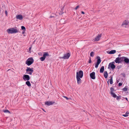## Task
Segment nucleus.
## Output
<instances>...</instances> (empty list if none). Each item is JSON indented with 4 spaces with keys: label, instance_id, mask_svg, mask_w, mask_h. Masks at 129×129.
I'll return each mask as SVG.
<instances>
[{
    "label": "nucleus",
    "instance_id": "8fccbe9b",
    "mask_svg": "<svg viewBox=\"0 0 129 129\" xmlns=\"http://www.w3.org/2000/svg\"><path fill=\"white\" fill-rule=\"evenodd\" d=\"M43 110L44 111H45V112H46L45 111V110Z\"/></svg>",
    "mask_w": 129,
    "mask_h": 129
},
{
    "label": "nucleus",
    "instance_id": "bb28decb",
    "mask_svg": "<svg viewBox=\"0 0 129 129\" xmlns=\"http://www.w3.org/2000/svg\"><path fill=\"white\" fill-rule=\"evenodd\" d=\"M94 52L93 51H92V52H91L90 53V56H91L92 57H93L94 56Z\"/></svg>",
    "mask_w": 129,
    "mask_h": 129
},
{
    "label": "nucleus",
    "instance_id": "58836bf2",
    "mask_svg": "<svg viewBox=\"0 0 129 129\" xmlns=\"http://www.w3.org/2000/svg\"><path fill=\"white\" fill-rule=\"evenodd\" d=\"M63 97L65 98H66L67 100L69 99V98L68 97H67L66 96H63Z\"/></svg>",
    "mask_w": 129,
    "mask_h": 129
},
{
    "label": "nucleus",
    "instance_id": "9b49d317",
    "mask_svg": "<svg viewBox=\"0 0 129 129\" xmlns=\"http://www.w3.org/2000/svg\"><path fill=\"white\" fill-rule=\"evenodd\" d=\"M26 69V72H33L34 71V70H33V68H30L28 67H27Z\"/></svg>",
    "mask_w": 129,
    "mask_h": 129
},
{
    "label": "nucleus",
    "instance_id": "f8f14e48",
    "mask_svg": "<svg viewBox=\"0 0 129 129\" xmlns=\"http://www.w3.org/2000/svg\"><path fill=\"white\" fill-rule=\"evenodd\" d=\"M16 18L17 19H18L20 20H21L23 18V17L22 15L19 14L16 15Z\"/></svg>",
    "mask_w": 129,
    "mask_h": 129
},
{
    "label": "nucleus",
    "instance_id": "cd10ccee",
    "mask_svg": "<svg viewBox=\"0 0 129 129\" xmlns=\"http://www.w3.org/2000/svg\"><path fill=\"white\" fill-rule=\"evenodd\" d=\"M110 93L111 94L112 93H113V91L114 90V89L113 88H112V87H111L110 88Z\"/></svg>",
    "mask_w": 129,
    "mask_h": 129
},
{
    "label": "nucleus",
    "instance_id": "4c0bfd02",
    "mask_svg": "<svg viewBox=\"0 0 129 129\" xmlns=\"http://www.w3.org/2000/svg\"><path fill=\"white\" fill-rule=\"evenodd\" d=\"M91 58H90L89 59V63H91Z\"/></svg>",
    "mask_w": 129,
    "mask_h": 129
},
{
    "label": "nucleus",
    "instance_id": "c03bdc74",
    "mask_svg": "<svg viewBox=\"0 0 129 129\" xmlns=\"http://www.w3.org/2000/svg\"><path fill=\"white\" fill-rule=\"evenodd\" d=\"M108 80L107 82V83L108 84V85L109 84V80Z\"/></svg>",
    "mask_w": 129,
    "mask_h": 129
},
{
    "label": "nucleus",
    "instance_id": "aec40b11",
    "mask_svg": "<svg viewBox=\"0 0 129 129\" xmlns=\"http://www.w3.org/2000/svg\"><path fill=\"white\" fill-rule=\"evenodd\" d=\"M116 52V51L115 50H112L110 51L108 53L110 54H113L115 53Z\"/></svg>",
    "mask_w": 129,
    "mask_h": 129
},
{
    "label": "nucleus",
    "instance_id": "f3484780",
    "mask_svg": "<svg viewBox=\"0 0 129 129\" xmlns=\"http://www.w3.org/2000/svg\"><path fill=\"white\" fill-rule=\"evenodd\" d=\"M97 60L96 62V63L99 64L100 63L101 61V60L100 59V58L99 56H98L97 57Z\"/></svg>",
    "mask_w": 129,
    "mask_h": 129
},
{
    "label": "nucleus",
    "instance_id": "b1692460",
    "mask_svg": "<svg viewBox=\"0 0 129 129\" xmlns=\"http://www.w3.org/2000/svg\"><path fill=\"white\" fill-rule=\"evenodd\" d=\"M128 114L129 112L127 111L125 113V114L122 115V116L124 117H126L128 116Z\"/></svg>",
    "mask_w": 129,
    "mask_h": 129
},
{
    "label": "nucleus",
    "instance_id": "79ce46f5",
    "mask_svg": "<svg viewBox=\"0 0 129 129\" xmlns=\"http://www.w3.org/2000/svg\"><path fill=\"white\" fill-rule=\"evenodd\" d=\"M124 99H125L127 101H128V100L127 98H126V97Z\"/></svg>",
    "mask_w": 129,
    "mask_h": 129
},
{
    "label": "nucleus",
    "instance_id": "4468645a",
    "mask_svg": "<svg viewBox=\"0 0 129 129\" xmlns=\"http://www.w3.org/2000/svg\"><path fill=\"white\" fill-rule=\"evenodd\" d=\"M124 61L126 63H129V59L126 57H124Z\"/></svg>",
    "mask_w": 129,
    "mask_h": 129
},
{
    "label": "nucleus",
    "instance_id": "1a4fd4ad",
    "mask_svg": "<svg viewBox=\"0 0 129 129\" xmlns=\"http://www.w3.org/2000/svg\"><path fill=\"white\" fill-rule=\"evenodd\" d=\"M55 103V102L54 101H47L45 102V104L48 105L50 106Z\"/></svg>",
    "mask_w": 129,
    "mask_h": 129
},
{
    "label": "nucleus",
    "instance_id": "393cba45",
    "mask_svg": "<svg viewBox=\"0 0 129 129\" xmlns=\"http://www.w3.org/2000/svg\"><path fill=\"white\" fill-rule=\"evenodd\" d=\"M113 77H112V76L111 77V78L110 79V83L111 84H113Z\"/></svg>",
    "mask_w": 129,
    "mask_h": 129
},
{
    "label": "nucleus",
    "instance_id": "a19ab883",
    "mask_svg": "<svg viewBox=\"0 0 129 129\" xmlns=\"http://www.w3.org/2000/svg\"><path fill=\"white\" fill-rule=\"evenodd\" d=\"M25 31V30H23V31L22 33V34H23L24 33Z\"/></svg>",
    "mask_w": 129,
    "mask_h": 129
},
{
    "label": "nucleus",
    "instance_id": "c756f323",
    "mask_svg": "<svg viewBox=\"0 0 129 129\" xmlns=\"http://www.w3.org/2000/svg\"><path fill=\"white\" fill-rule=\"evenodd\" d=\"M21 29L23 30H25V27L23 26H21Z\"/></svg>",
    "mask_w": 129,
    "mask_h": 129
},
{
    "label": "nucleus",
    "instance_id": "5701e85b",
    "mask_svg": "<svg viewBox=\"0 0 129 129\" xmlns=\"http://www.w3.org/2000/svg\"><path fill=\"white\" fill-rule=\"evenodd\" d=\"M111 96L114 98H116L117 97V95L113 92L111 94Z\"/></svg>",
    "mask_w": 129,
    "mask_h": 129
},
{
    "label": "nucleus",
    "instance_id": "c85d7f7f",
    "mask_svg": "<svg viewBox=\"0 0 129 129\" xmlns=\"http://www.w3.org/2000/svg\"><path fill=\"white\" fill-rule=\"evenodd\" d=\"M127 90V88L126 87H125L123 89V90L124 91H126Z\"/></svg>",
    "mask_w": 129,
    "mask_h": 129
},
{
    "label": "nucleus",
    "instance_id": "dca6fc26",
    "mask_svg": "<svg viewBox=\"0 0 129 129\" xmlns=\"http://www.w3.org/2000/svg\"><path fill=\"white\" fill-rule=\"evenodd\" d=\"M120 59L119 57L116 58L115 60V61L116 63H120Z\"/></svg>",
    "mask_w": 129,
    "mask_h": 129
},
{
    "label": "nucleus",
    "instance_id": "de8ad7c7",
    "mask_svg": "<svg viewBox=\"0 0 129 129\" xmlns=\"http://www.w3.org/2000/svg\"><path fill=\"white\" fill-rule=\"evenodd\" d=\"M52 16H50V18H52Z\"/></svg>",
    "mask_w": 129,
    "mask_h": 129
},
{
    "label": "nucleus",
    "instance_id": "ea45409f",
    "mask_svg": "<svg viewBox=\"0 0 129 129\" xmlns=\"http://www.w3.org/2000/svg\"><path fill=\"white\" fill-rule=\"evenodd\" d=\"M5 13L6 15L7 16V11H5Z\"/></svg>",
    "mask_w": 129,
    "mask_h": 129
},
{
    "label": "nucleus",
    "instance_id": "6e6552de",
    "mask_svg": "<svg viewBox=\"0 0 129 129\" xmlns=\"http://www.w3.org/2000/svg\"><path fill=\"white\" fill-rule=\"evenodd\" d=\"M95 73L94 72H93L92 73L90 74V76L91 79H95Z\"/></svg>",
    "mask_w": 129,
    "mask_h": 129
},
{
    "label": "nucleus",
    "instance_id": "39448f33",
    "mask_svg": "<svg viewBox=\"0 0 129 129\" xmlns=\"http://www.w3.org/2000/svg\"><path fill=\"white\" fill-rule=\"evenodd\" d=\"M83 76V72L82 71H80L79 72L76 73V77L77 76L79 78H82Z\"/></svg>",
    "mask_w": 129,
    "mask_h": 129
},
{
    "label": "nucleus",
    "instance_id": "49530a36",
    "mask_svg": "<svg viewBox=\"0 0 129 129\" xmlns=\"http://www.w3.org/2000/svg\"><path fill=\"white\" fill-rule=\"evenodd\" d=\"M7 31L8 32V29L7 30Z\"/></svg>",
    "mask_w": 129,
    "mask_h": 129
},
{
    "label": "nucleus",
    "instance_id": "ddd939ff",
    "mask_svg": "<svg viewBox=\"0 0 129 129\" xmlns=\"http://www.w3.org/2000/svg\"><path fill=\"white\" fill-rule=\"evenodd\" d=\"M80 78H81L78 77V76L76 77L77 83L78 84H80L81 83V81Z\"/></svg>",
    "mask_w": 129,
    "mask_h": 129
},
{
    "label": "nucleus",
    "instance_id": "423d86ee",
    "mask_svg": "<svg viewBox=\"0 0 129 129\" xmlns=\"http://www.w3.org/2000/svg\"><path fill=\"white\" fill-rule=\"evenodd\" d=\"M18 32V30L14 28H11V29H9V33L11 34L15 33Z\"/></svg>",
    "mask_w": 129,
    "mask_h": 129
},
{
    "label": "nucleus",
    "instance_id": "7c9ffc66",
    "mask_svg": "<svg viewBox=\"0 0 129 129\" xmlns=\"http://www.w3.org/2000/svg\"><path fill=\"white\" fill-rule=\"evenodd\" d=\"M117 100H119L120 99V96H117V97L116 98Z\"/></svg>",
    "mask_w": 129,
    "mask_h": 129
},
{
    "label": "nucleus",
    "instance_id": "2eb2a0df",
    "mask_svg": "<svg viewBox=\"0 0 129 129\" xmlns=\"http://www.w3.org/2000/svg\"><path fill=\"white\" fill-rule=\"evenodd\" d=\"M129 23V22L126 20H125L123 22L122 24V25L123 26L124 25H127Z\"/></svg>",
    "mask_w": 129,
    "mask_h": 129
},
{
    "label": "nucleus",
    "instance_id": "a878e982",
    "mask_svg": "<svg viewBox=\"0 0 129 129\" xmlns=\"http://www.w3.org/2000/svg\"><path fill=\"white\" fill-rule=\"evenodd\" d=\"M124 57H119V59L120 60V63L123 61H124Z\"/></svg>",
    "mask_w": 129,
    "mask_h": 129
},
{
    "label": "nucleus",
    "instance_id": "6ab92c4d",
    "mask_svg": "<svg viewBox=\"0 0 129 129\" xmlns=\"http://www.w3.org/2000/svg\"><path fill=\"white\" fill-rule=\"evenodd\" d=\"M104 67L102 66L100 69V73H102L104 72Z\"/></svg>",
    "mask_w": 129,
    "mask_h": 129
},
{
    "label": "nucleus",
    "instance_id": "72a5a7b5",
    "mask_svg": "<svg viewBox=\"0 0 129 129\" xmlns=\"http://www.w3.org/2000/svg\"><path fill=\"white\" fill-rule=\"evenodd\" d=\"M99 64H97V63H96L95 64V68H97L98 66V65H99Z\"/></svg>",
    "mask_w": 129,
    "mask_h": 129
},
{
    "label": "nucleus",
    "instance_id": "f03ea898",
    "mask_svg": "<svg viewBox=\"0 0 129 129\" xmlns=\"http://www.w3.org/2000/svg\"><path fill=\"white\" fill-rule=\"evenodd\" d=\"M49 56V54L47 52H45L43 54V56L41 57L40 59L41 61H43L45 60L46 57Z\"/></svg>",
    "mask_w": 129,
    "mask_h": 129
},
{
    "label": "nucleus",
    "instance_id": "0eeeda50",
    "mask_svg": "<svg viewBox=\"0 0 129 129\" xmlns=\"http://www.w3.org/2000/svg\"><path fill=\"white\" fill-rule=\"evenodd\" d=\"M23 79L25 81H28L29 80L30 77L29 75H24L23 76Z\"/></svg>",
    "mask_w": 129,
    "mask_h": 129
},
{
    "label": "nucleus",
    "instance_id": "473e14b6",
    "mask_svg": "<svg viewBox=\"0 0 129 129\" xmlns=\"http://www.w3.org/2000/svg\"><path fill=\"white\" fill-rule=\"evenodd\" d=\"M31 47H29V50H28V52L29 53H31Z\"/></svg>",
    "mask_w": 129,
    "mask_h": 129
},
{
    "label": "nucleus",
    "instance_id": "9d476101",
    "mask_svg": "<svg viewBox=\"0 0 129 129\" xmlns=\"http://www.w3.org/2000/svg\"><path fill=\"white\" fill-rule=\"evenodd\" d=\"M102 36L101 34H99L95 37L94 39V40L95 41H98L100 39V38Z\"/></svg>",
    "mask_w": 129,
    "mask_h": 129
},
{
    "label": "nucleus",
    "instance_id": "37998d69",
    "mask_svg": "<svg viewBox=\"0 0 129 129\" xmlns=\"http://www.w3.org/2000/svg\"><path fill=\"white\" fill-rule=\"evenodd\" d=\"M81 13L82 14H85V13L83 11H82Z\"/></svg>",
    "mask_w": 129,
    "mask_h": 129
},
{
    "label": "nucleus",
    "instance_id": "a18cd8bd",
    "mask_svg": "<svg viewBox=\"0 0 129 129\" xmlns=\"http://www.w3.org/2000/svg\"><path fill=\"white\" fill-rule=\"evenodd\" d=\"M121 56V54H119L118 55V56L119 57V56Z\"/></svg>",
    "mask_w": 129,
    "mask_h": 129
},
{
    "label": "nucleus",
    "instance_id": "f257e3e1",
    "mask_svg": "<svg viewBox=\"0 0 129 129\" xmlns=\"http://www.w3.org/2000/svg\"><path fill=\"white\" fill-rule=\"evenodd\" d=\"M34 61V60L32 57L28 58L26 61L25 63L28 66H29L32 64Z\"/></svg>",
    "mask_w": 129,
    "mask_h": 129
},
{
    "label": "nucleus",
    "instance_id": "f704fd0d",
    "mask_svg": "<svg viewBox=\"0 0 129 129\" xmlns=\"http://www.w3.org/2000/svg\"><path fill=\"white\" fill-rule=\"evenodd\" d=\"M3 112L5 113H8V110H4Z\"/></svg>",
    "mask_w": 129,
    "mask_h": 129
},
{
    "label": "nucleus",
    "instance_id": "412c9836",
    "mask_svg": "<svg viewBox=\"0 0 129 129\" xmlns=\"http://www.w3.org/2000/svg\"><path fill=\"white\" fill-rule=\"evenodd\" d=\"M108 73L107 71H105L104 74V76L105 78H107L108 77Z\"/></svg>",
    "mask_w": 129,
    "mask_h": 129
},
{
    "label": "nucleus",
    "instance_id": "7ed1b4c3",
    "mask_svg": "<svg viewBox=\"0 0 129 129\" xmlns=\"http://www.w3.org/2000/svg\"><path fill=\"white\" fill-rule=\"evenodd\" d=\"M114 62L113 61L109 63L108 66V68L109 69H114L115 67V66L114 64Z\"/></svg>",
    "mask_w": 129,
    "mask_h": 129
},
{
    "label": "nucleus",
    "instance_id": "20e7f679",
    "mask_svg": "<svg viewBox=\"0 0 129 129\" xmlns=\"http://www.w3.org/2000/svg\"><path fill=\"white\" fill-rule=\"evenodd\" d=\"M70 56V53H67L66 54H64L63 57H60L59 58L60 59H67L69 58Z\"/></svg>",
    "mask_w": 129,
    "mask_h": 129
},
{
    "label": "nucleus",
    "instance_id": "c9c22d12",
    "mask_svg": "<svg viewBox=\"0 0 129 129\" xmlns=\"http://www.w3.org/2000/svg\"><path fill=\"white\" fill-rule=\"evenodd\" d=\"M79 7V5L77 6L75 8V10H77Z\"/></svg>",
    "mask_w": 129,
    "mask_h": 129
},
{
    "label": "nucleus",
    "instance_id": "e433bc0d",
    "mask_svg": "<svg viewBox=\"0 0 129 129\" xmlns=\"http://www.w3.org/2000/svg\"><path fill=\"white\" fill-rule=\"evenodd\" d=\"M118 85L119 86H121L122 85V84L121 83L119 82V83Z\"/></svg>",
    "mask_w": 129,
    "mask_h": 129
},
{
    "label": "nucleus",
    "instance_id": "09e8293b",
    "mask_svg": "<svg viewBox=\"0 0 129 129\" xmlns=\"http://www.w3.org/2000/svg\"><path fill=\"white\" fill-rule=\"evenodd\" d=\"M9 113H10V112L9 111Z\"/></svg>",
    "mask_w": 129,
    "mask_h": 129
},
{
    "label": "nucleus",
    "instance_id": "4be33fe9",
    "mask_svg": "<svg viewBox=\"0 0 129 129\" xmlns=\"http://www.w3.org/2000/svg\"><path fill=\"white\" fill-rule=\"evenodd\" d=\"M25 83L28 87H30L31 86L30 82L28 81H27L25 82Z\"/></svg>",
    "mask_w": 129,
    "mask_h": 129
},
{
    "label": "nucleus",
    "instance_id": "a211bd4d",
    "mask_svg": "<svg viewBox=\"0 0 129 129\" xmlns=\"http://www.w3.org/2000/svg\"><path fill=\"white\" fill-rule=\"evenodd\" d=\"M97 60L96 62V63L99 64L100 63L101 61V60L100 59V58L99 56H98L97 57Z\"/></svg>",
    "mask_w": 129,
    "mask_h": 129
},
{
    "label": "nucleus",
    "instance_id": "2f4dec72",
    "mask_svg": "<svg viewBox=\"0 0 129 129\" xmlns=\"http://www.w3.org/2000/svg\"><path fill=\"white\" fill-rule=\"evenodd\" d=\"M27 72V74H29V75H31L33 72Z\"/></svg>",
    "mask_w": 129,
    "mask_h": 129
}]
</instances>
